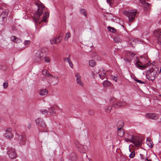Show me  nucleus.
I'll list each match as a JSON object with an SVG mask.
<instances>
[{
	"instance_id": "1",
	"label": "nucleus",
	"mask_w": 161,
	"mask_h": 161,
	"mask_svg": "<svg viewBox=\"0 0 161 161\" xmlns=\"http://www.w3.org/2000/svg\"><path fill=\"white\" fill-rule=\"evenodd\" d=\"M36 5L38 7V9L34 17L35 23H39L40 24V22L42 21L46 22V19L48 18L49 16V13L47 11H45L43 15L42 19H41L39 17L42 14L44 7L42 6H39L37 4Z\"/></svg>"
},
{
	"instance_id": "2",
	"label": "nucleus",
	"mask_w": 161,
	"mask_h": 161,
	"mask_svg": "<svg viewBox=\"0 0 161 161\" xmlns=\"http://www.w3.org/2000/svg\"><path fill=\"white\" fill-rule=\"evenodd\" d=\"M47 52L48 49L46 48H43L40 50L38 51L37 53V62H38L44 59L47 54Z\"/></svg>"
},
{
	"instance_id": "3",
	"label": "nucleus",
	"mask_w": 161,
	"mask_h": 161,
	"mask_svg": "<svg viewBox=\"0 0 161 161\" xmlns=\"http://www.w3.org/2000/svg\"><path fill=\"white\" fill-rule=\"evenodd\" d=\"M158 69H154L153 68H151L149 72H147L146 74V77L149 80H153L155 79V76L157 73V71Z\"/></svg>"
},
{
	"instance_id": "4",
	"label": "nucleus",
	"mask_w": 161,
	"mask_h": 161,
	"mask_svg": "<svg viewBox=\"0 0 161 161\" xmlns=\"http://www.w3.org/2000/svg\"><path fill=\"white\" fill-rule=\"evenodd\" d=\"M137 13L136 10H129L128 12H125V14L128 17L129 21L131 22L133 21Z\"/></svg>"
},
{
	"instance_id": "5",
	"label": "nucleus",
	"mask_w": 161,
	"mask_h": 161,
	"mask_svg": "<svg viewBox=\"0 0 161 161\" xmlns=\"http://www.w3.org/2000/svg\"><path fill=\"white\" fill-rule=\"evenodd\" d=\"M142 140L139 137L133 136V139H132V143L136 147H139L142 144Z\"/></svg>"
},
{
	"instance_id": "6",
	"label": "nucleus",
	"mask_w": 161,
	"mask_h": 161,
	"mask_svg": "<svg viewBox=\"0 0 161 161\" xmlns=\"http://www.w3.org/2000/svg\"><path fill=\"white\" fill-rule=\"evenodd\" d=\"M16 138L18 139L19 144L21 145L25 144V139L24 136H22L18 134L16 136Z\"/></svg>"
},
{
	"instance_id": "7",
	"label": "nucleus",
	"mask_w": 161,
	"mask_h": 161,
	"mask_svg": "<svg viewBox=\"0 0 161 161\" xmlns=\"http://www.w3.org/2000/svg\"><path fill=\"white\" fill-rule=\"evenodd\" d=\"M49 79L50 82L49 84H52L53 85H54L57 83L58 81V78L57 76H54L51 75V76H50Z\"/></svg>"
},
{
	"instance_id": "8",
	"label": "nucleus",
	"mask_w": 161,
	"mask_h": 161,
	"mask_svg": "<svg viewBox=\"0 0 161 161\" xmlns=\"http://www.w3.org/2000/svg\"><path fill=\"white\" fill-rule=\"evenodd\" d=\"M36 123L39 126L42 128H44L46 127V125L43 119L38 118L36 120Z\"/></svg>"
},
{
	"instance_id": "9",
	"label": "nucleus",
	"mask_w": 161,
	"mask_h": 161,
	"mask_svg": "<svg viewBox=\"0 0 161 161\" xmlns=\"http://www.w3.org/2000/svg\"><path fill=\"white\" fill-rule=\"evenodd\" d=\"M76 147L78 148V150L81 153H84L87 151V147L86 146L81 144H78L76 145Z\"/></svg>"
},
{
	"instance_id": "10",
	"label": "nucleus",
	"mask_w": 161,
	"mask_h": 161,
	"mask_svg": "<svg viewBox=\"0 0 161 161\" xmlns=\"http://www.w3.org/2000/svg\"><path fill=\"white\" fill-rule=\"evenodd\" d=\"M5 136L6 137L9 139H11L13 137L14 135L12 133V130L10 128H8L6 130Z\"/></svg>"
},
{
	"instance_id": "11",
	"label": "nucleus",
	"mask_w": 161,
	"mask_h": 161,
	"mask_svg": "<svg viewBox=\"0 0 161 161\" xmlns=\"http://www.w3.org/2000/svg\"><path fill=\"white\" fill-rule=\"evenodd\" d=\"M146 117L149 119L156 120L158 118V116L156 114L149 113L146 114Z\"/></svg>"
},
{
	"instance_id": "12",
	"label": "nucleus",
	"mask_w": 161,
	"mask_h": 161,
	"mask_svg": "<svg viewBox=\"0 0 161 161\" xmlns=\"http://www.w3.org/2000/svg\"><path fill=\"white\" fill-rule=\"evenodd\" d=\"M7 153L10 158L12 159L15 158L16 157V153L14 149H9L7 152Z\"/></svg>"
},
{
	"instance_id": "13",
	"label": "nucleus",
	"mask_w": 161,
	"mask_h": 161,
	"mask_svg": "<svg viewBox=\"0 0 161 161\" xmlns=\"http://www.w3.org/2000/svg\"><path fill=\"white\" fill-rule=\"evenodd\" d=\"M63 34L61 33L59 36L57 37H55L50 40V42L52 44L59 43L61 42V40H59L60 37H62Z\"/></svg>"
},
{
	"instance_id": "14",
	"label": "nucleus",
	"mask_w": 161,
	"mask_h": 161,
	"mask_svg": "<svg viewBox=\"0 0 161 161\" xmlns=\"http://www.w3.org/2000/svg\"><path fill=\"white\" fill-rule=\"evenodd\" d=\"M98 73L100 78L102 80H103L106 77V71L103 68L100 69Z\"/></svg>"
},
{
	"instance_id": "15",
	"label": "nucleus",
	"mask_w": 161,
	"mask_h": 161,
	"mask_svg": "<svg viewBox=\"0 0 161 161\" xmlns=\"http://www.w3.org/2000/svg\"><path fill=\"white\" fill-rule=\"evenodd\" d=\"M161 32L159 31H155L154 32V36L157 37L158 41V43L161 44Z\"/></svg>"
},
{
	"instance_id": "16",
	"label": "nucleus",
	"mask_w": 161,
	"mask_h": 161,
	"mask_svg": "<svg viewBox=\"0 0 161 161\" xmlns=\"http://www.w3.org/2000/svg\"><path fill=\"white\" fill-rule=\"evenodd\" d=\"M75 76L76 77V81L77 83L80 85L81 86L84 87V84L82 82L81 80V76L79 74L76 73L75 74Z\"/></svg>"
},
{
	"instance_id": "17",
	"label": "nucleus",
	"mask_w": 161,
	"mask_h": 161,
	"mask_svg": "<svg viewBox=\"0 0 161 161\" xmlns=\"http://www.w3.org/2000/svg\"><path fill=\"white\" fill-rule=\"evenodd\" d=\"M70 55H69V57L68 58H63V60L64 62H68L69 64V65L70 67L72 69L73 68V64L70 58Z\"/></svg>"
},
{
	"instance_id": "18",
	"label": "nucleus",
	"mask_w": 161,
	"mask_h": 161,
	"mask_svg": "<svg viewBox=\"0 0 161 161\" xmlns=\"http://www.w3.org/2000/svg\"><path fill=\"white\" fill-rule=\"evenodd\" d=\"M126 104V103L124 101H120L117 102L116 103H114L113 105V107H115L117 106L118 107H121L125 105Z\"/></svg>"
},
{
	"instance_id": "19",
	"label": "nucleus",
	"mask_w": 161,
	"mask_h": 161,
	"mask_svg": "<svg viewBox=\"0 0 161 161\" xmlns=\"http://www.w3.org/2000/svg\"><path fill=\"white\" fill-rule=\"evenodd\" d=\"M139 42L138 40L136 39H131L129 40V42L131 45L133 47H134L136 45V44Z\"/></svg>"
},
{
	"instance_id": "20",
	"label": "nucleus",
	"mask_w": 161,
	"mask_h": 161,
	"mask_svg": "<svg viewBox=\"0 0 161 161\" xmlns=\"http://www.w3.org/2000/svg\"><path fill=\"white\" fill-rule=\"evenodd\" d=\"M11 40L13 42L19 43L21 42V40L15 36H12L10 37Z\"/></svg>"
},
{
	"instance_id": "21",
	"label": "nucleus",
	"mask_w": 161,
	"mask_h": 161,
	"mask_svg": "<svg viewBox=\"0 0 161 161\" xmlns=\"http://www.w3.org/2000/svg\"><path fill=\"white\" fill-rule=\"evenodd\" d=\"M69 158L72 161H76L77 159L76 155L74 153H71L69 155Z\"/></svg>"
},
{
	"instance_id": "22",
	"label": "nucleus",
	"mask_w": 161,
	"mask_h": 161,
	"mask_svg": "<svg viewBox=\"0 0 161 161\" xmlns=\"http://www.w3.org/2000/svg\"><path fill=\"white\" fill-rule=\"evenodd\" d=\"M55 108L53 107H51L48 108V113L51 115H54L55 114Z\"/></svg>"
},
{
	"instance_id": "23",
	"label": "nucleus",
	"mask_w": 161,
	"mask_h": 161,
	"mask_svg": "<svg viewBox=\"0 0 161 161\" xmlns=\"http://www.w3.org/2000/svg\"><path fill=\"white\" fill-rule=\"evenodd\" d=\"M42 74L46 77L49 78L51 76V75L49 72H47L46 69H44L42 71Z\"/></svg>"
},
{
	"instance_id": "24",
	"label": "nucleus",
	"mask_w": 161,
	"mask_h": 161,
	"mask_svg": "<svg viewBox=\"0 0 161 161\" xmlns=\"http://www.w3.org/2000/svg\"><path fill=\"white\" fill-rule=\"evenodd\" d=\"M80 13L82 15H84L85 17L87 16V10L83 8H80Z\"/></svg>"
},
{
	"instance_id": "25",
	"label": "nucleus",
	"mask_w": 161,
	"mask_h": 161,
	"mask_svg": "<svg viewBox=\"0 0 161 161\" xmlns=\"http://www.w3.org/2000/svg\"><path fill=\"white\" fill-rule=\"evenodd\" d=\"M136 66L138 68L141 69H143L147 67V65H140L136 63Z\"/></svg>"
},
{
	"instance_id": "26",
	"label": "nucleus",
	"mask_w": 161,
	"mask_h": 161,
	"mask_svg": "<svg viewBox=\"0 0 161 161\" xmlns=\"http://www.w3.org/2000/svg\"><path fill=\"white\" fill-rule=\"evenodd\" d=\"M48 92V91L47 90L44 89L41 90L40 91V94L42 96H45L47 94Z\"/></svg>"
},
{
	"instance_id": "27",
	"label": "nucleus",
	"mask_w": 161,
	"mask_h": 161,
	"mask_svg": "<svg viewBox=\"0 0 161 161\" xmlns=\"http://www.w3.org/2000/svg\"><path fill=\"white\" fill-rule=\"evenodd\" d=\"M114 40L115 43H117L121 42L122 41L121 38L118 36H115L114 38Z\"/></svg>"
},
{
	"instance_id": "28",
	"label": "nucleus",
	"mask_w": 161,
	"mask_h": 161,
	"mask_svg": "<svg viewBox=\"0 0 161 161\" xmlns=\"http://www.w3.org/2000/svg\"><path fill=\"white\" fill-rule=\"evenodd\" d=\"M146 144L149 147L151 148L153 147V142L150 140H149L148 138L147 139Z\"/></svg>"
},
{
	"instance_id": "29",
	"label": "nucleus",
	"mask_w": 161,
	"mask_h": 161,
	"mask_svg": "<svg viewBox=\"0 0 161 161\" xmlns=\"http://www.w3.org/2000/svg\"><path fill=\"white\" fill-rule=\"evenodd\" d=\"M6 20V18L1 16H0V24H4L5 22V21Z\"/></svg>"
},
{
	"instance_id": "30",
	"label": "nucleus",
	"mask_w": 161,
	"mask_h": 161,
	"mask_svg": "<svg viewBox=\"0 0 161 161\" xmlns=\"http://www.w3.org/2000/svg\"><path fill=\"white\" fill-rule=\"evenodd\" d=\"M130 137H129V138H125V140L126 142H130L132 143V139H133V135H129Z\"/></svg>"
},
{
	"instance_id": "31",
	"label": "nucleus",
	"mask_w": 161,
	"mask_h": 161,
	"mask_svg": "<svg viewBox=\"0 0 161 161\" xmlns=\"http://www.w3.org/2000/svg\"><path fill=\"white\" fill-rule=\"evenodd\" d=\"M110 85V82L108 80H105L103 82V85L104 87H107Z\"/></svg>"
},
{
	"instance_id": "32",
	"label": "nucleus",
	"mask_w": 161,
	"mask_h": 161,
	"mask_svg": "<svg viewBox=\"0 0 161 161\" xmlns=\"http://www.w3.org/2000/svg\"><path fill=\"white\" fill-rule=\"evenodd\" d=\"M112 107L111 106H106L105 108V111L107 113H109L112 109Z\"/></svg>"
},
{
	"instance_id": "33",
	"label": "nucleus",
	"mask_w": 161,
	"mask_h": 161,
	"mask_svg": "<svg viewBox=\"0 0 161 161\" xmlns=\"http://www.w3.org/2000/svg\"><path fill=\"white\" fill-rule=\"evenodd\" d=\"M108 29L109 31L112 33H114L116 31V29L114 27L109 26L108 27Z\"/></svg>"
},
{
	"instance_id": "34",
	"label": "nucleus",
	"mask_w": 161,
	"mask_h": 161,
	"mask_svg": "<svg viewBox=\"0 0 161 161\" xmlns=\"http://www.w3.org/2000/svg\"><path fill=\"white\" fill-rule=\"evenodd\" d=\"M48 110L47 109H44V110H42L40 111V112L42 114L45 115H47L48 114Z\"/></svg>"
},
{
	"instance_id": "35",
	"label": "nucleus",
	"mask_w": 161,
	"mask_h": 161,
	"mask_svg": "<svg viewBox=\"0 0 161 161\" xmlns=\"http://www.w3.org/2000/svg\"><path fill=\"white\" fill-rule=\"evenodd\" d=\"M89 65L91 67H93L95 65V62L94 60H91L89 62Z\"/></svg>"
},
{
	"instance_id": "36",
	"label": "nucleus",
	"mask_w": 161,
	"mask_h": 161,
	"mask_svg": "<svg viewBox=\"0 0 161 161\" xmlns=\"http://www.w3.org/2000/svg\"><path fill=\"white\" fill-rule=\"evenodd\" d=\"M70 34L69 32H68L65 35L64 40H68V39L70 38Z\"/></svg>"
},
{
	"instance_id": "37",
	"label": "nucleus",
	"mask_w": 161,
	"mask_h": 161,
	"mask_svg": "<svg viewBox=\"0 0 161 161\" xmlns=\"http://www.w3.org/2000/svg\"><path fill=\"white\" fill-rule=\"evenodd\" d=\"M117 134L120 137L124 135L123 130H119L118 131Z\"/></svg>"
},
{
	"instance_id": "38",
	"label": "nucleus",
	"mask_w": 161,
	"mask_h": 161,
	"mask_svg": "<svg viewBox=\"0 0 161 161\" xmlns=\"http://www.w3.org/2000/svg\"><path fill=\"white\" fill-rule=\"evenodd\" d=\"M111 78L112 79L115 81V82H117L118 80V78L117 76H111Z\"/></svg>"
},
{
	"instance_id": "39",
	"label": "nucleus",
	"mask_w": 161,
	"mask_h": 161,
	"mask_svg": "<svg viewBox=\"0 0 161 161\" xmlns=\"http://www.w3.org/2000/svg\"><path fill=\"white\" fill-rule=\"evenodd\" d=\"M8 83L7 82H6L5 81L4 83L3 84V88L5 89L7 88L8 86Z\"/></svg>"
},
{
	"instance_id": "40",
	"label": "nucleus",
	"mask_w": 161,
	"mask_h": 161,
	"mask_svg": "<svg viewBox=\"0 0 161 161\" xmlns=\"http://www.w3.org/2000/svg\"><path fill=\"white\" fill-rule=\"evenodd\" d=\"M94 113V111L93 110H90L88 111V114L90 115H93Z\"/></svg>"
},
{
	"instance_id": "41",
	"label": "nucleus",
	"mask_w": 161,
	"mask_h": 161,
	"mask_svg": "<svg viewBox=\"0 0 161 161\" xmlns=\"http://www.w3.org/2000/svg\"><path fill=\"white\" fill-rule=\"evenodd\" d=\"M144 5L146 7V8H148L149 7V4L148 3H147L146 2H145L144 3Z\"/></svg>"
},
{
	"instance_id": "42",
	"label": "nucleus",
	"mask_w": 161,
	"mask_h": 161,
	"mask_svg": "<svg viewBox=\"0 0 161 161\" xmlns=\"http://www.w3.org/2000/svg\"><path fill=\"white\" fill-rule=\"evenodd\" d=\"M135 155V153L134 152H132L130 153L129 155L130 158H132L134 157Z\"/></svg>"
},
{
	"instance_id": "43",
	"label": "nucleus",
	"mask_w": 161,
	"mask_h": 161,
	"mask_svg": "<svg viewBox=\"0 0 161 161\" xmlns=\"http://www.w3.org/2000/svg\"><path fill=\"white\" fill-rule=\"evenodd\" d=\"M135 81H136V82H137L138 83H141V84H144V82H142L141 80H139L138 79H135Z\"/></svg>"
},
{
	"instance_id": "44",
	"label": "nucleus",
	"mask_w": 161,
	"mask_h": 161,
	"mask_svg": "<svg viewBox=\"0 0 161 161\" xmlns=\"http://www.w3.org/2000/svg\"><path fill=\"white\" fill-rule=\"evenodd\" d=\"M44 59H45V62L47 63H49L50 62V59L46 57H45Z\"/></svg>"
},
{
	"instance_id": "45",
	"label": "nucleus",
	"mask_w": 161,
	"mask_h": 161,
	"mask_svg": "<svg viewBox=\"0 0 161 161\" xmlns=\"http://www.w3.org/2000/svg\"><path fill=\"white\" fill-rule=\"evenodd\" d=\"M30 43V41L25 40L24 42V44L26 46L29 44Z\"/></svg>"
},
{
	"instance_id": "46",
	"label": "nucleus",
	"mask_w": 161,
	"mask_h": 161,
	"mask_svg": "<svg viewBox=\"0 0 161 161\" xmlns=\"http://www.w3.org/2000/svg\"><path fill=\"white\" fill-rule=\"evenodd\" d=\"M140 157L142 159H145L146 158L142 154H140Z\"/></svg>"
},
{
	"instance_id": "47",
	"label": "nucleus",
	"mask_w": 161,
	"mask_h": 161,
	"mask_svg": "<svg viewBox=\"0 0 161 161\" xmlns=\"http://www.w3.org/2000/svg\"><path fill=\"white\" fill-rule=\"evenodd\" d=\"M115 99L114 98H112L110 100V102H112L114 103L115 101Z\"/></svg>"
},
{
	"instance_id": "48",
	"label": "nucleus",
	"mask_w": 161,
	"mask_h": 161,
	"mask_svg": "<svg viewBox=\"0 0 161 161\" xmlns=\"http://www.w3.org/2000/svg\"><path fill=\"white\" fill-rule=\"evenodd\" d=\"M31 127V123H29L27 126V128L29 129H30Z\"/></svg>"
},
{
	"instance_id": "49",
	"label": "nucleus",
	"mask_w": 161,
	"mask_h": 161,
	"mask_svg": "<svg viewBox=\"0 0 161 161\" xmlns=\"http://www.w3.org/2000/svg\"><path fill=\"white\" fill-rule=\"evenodd\" d=\"M136 63L138 64H140V65H144V64H143L142 63V62L140 61H137Z\"/></svg>"
},
{
	"instance_id": "50",
	"label": "nucleus",
	"mask_w": 161,
	"mask_h": 161,
	"mask_svg": "<svg viewBox=\"0 0 161 161\" xmlns=\"http://www.w3.org/2000/svg\"><path fill=\"white\" fill-rule=\"evenodd\" d=\"M107 2L109 4L111 3V0H107Z\"/></svg>"
},
{
	"instance_id": "51",
	"label": "nucleus",
	"mask_w": 161,
	"mask_h": 161,
	"mask_svg": "<svg viewBox=\"0 0 161 161\" xmlns=\"http://www.w3.org/2000/svg\"><path fill=\"white\" fill-rule=\"evenodd\" d=\"M122 128V127L120 128H118V131H119V130H121V129Z\"/></svg>"
},
{
	"instance_id": "52",
	"label": "nucleus",
	"mask_w": 161,
	"mask_h": 161,
	"mask_svg": "<svg viewBox=\"0 0 161 161\" xmlns=\"http://www.w3.org/2000/svg\"><path fill=\"white\" fill-rule=\"evenodd\" d=\"M145 159L147 160V161H151V160L148 159L147 158H145Z\"/></svg>"
},
{
	"instance_id": "53",
	"label": "nucleus",
	"mask_w": 161,
	"mask_h": 161,
	"mask_svg": "<svg viewBox=\"0 0 161 161\" xmlns=\"http://www.w3.org/2000/svg\"><path fill=\"white\" fill-rule=\"evenodd\" d=\"M130 135H128V138H129V137H130V136H129Z\"/></svg>"
},
{
	"instance_id": "54",
	"label": "nucleus",
	"mask_w": 161,
	"mask_h": 161,
	"mask_svg": "<svg viewBox=\"0 0 161 161\" xmlns=\"http://www.w3.org/2000/svg\"><path fill=\"white\" fill-rule=\"evenodd\" d=\"M42 80H44V79H42Z\"/></svg>"
},
{
	"instance_id": "55",
	"label": "nucleus",
	"mask_w": 161,
	"mask_h": 161,
	"mask_svg": "<svg viewBox=\"0 0 161 161\" xmlns=\"http://www.w3.org/2000/svg\"><path fill=\"white\" fill-rule=\"evenodd\" d=\"M21 91H22V89H21Z\"/></svg>"
},
{
	"instance_id": "56",
	"label": "nucleus",
	"mask_w": 161,
	"mask_h": 161,
	"mask_svg": "<svg viewBox=\"0 0 161 161\" xmlns=\"http://www.w3.org/2000/svg\"><path fill=\"white\" fill-rule=\"evenodd\" d=\"M129 61L128 60H127V61Z\"/></svg>"
}]
</instances>
